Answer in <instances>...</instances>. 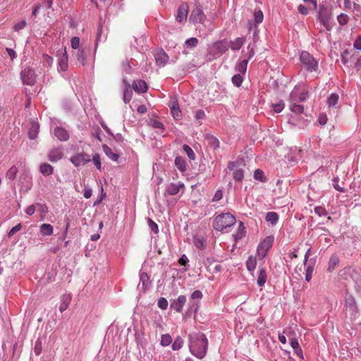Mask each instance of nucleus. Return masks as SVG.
Wrapping results in <instances>:
<instances>
[{"label":"nucleus","instance_id":"obj_1","mask_svg":"<svg viewBox=\"0 0 361 361\" xmlns=\"http://www.w3.org/2000/svg\"><path fill=\"white\" fill-rule=\"evenodd\" d=\"M190 353L199 359L203 358L207 353V339L204 334L199 333L189 336Z\"/></svg>","mask_w":361,"mask_h":361},{"label":"nucleus","instance_id":"obj_2","mask_svg":"<svg viewBox=\"0 0 361 361\" xmlns=\"http://www.w3.org/2000/svg\"><path fill=\"white\" fill-rule=\"evenodd\" d=\"M228 49V44L224 40L217 41L209 45L207 54V58L212 61L220 57Z\"/></svg>","mask_w":361,"mask_h":361},{"label":"nucleus","instance_id":"obj_3","mask_svg":"<svg viewBox=\"0 0 361 361\" xmlns=\"http://www.w3.org/2000/svg\"><path fill=\"white\" fill-rule=\"evenodd\" d=\"M235 216L230 213H223L218 215L213 224V227L217 231H223L235 224Z\"/></svg>","mask_w":361,"mask_h":361},{"label":"nucleus","instance_id":"obj_4","mask_svg":"<svg viewBox=\"0 0 361 361\" xmlns=\"http://www.w3.org/2000/svg\"><path fill=\"white\" fill-rule=\"evenodd\" d=\"M319 18L320 23L327 30H331L334 25V20L332 19V11L330 8L322 6L320 7Z\"/></svg>","mask_w":361,"mask_h":361},{"label":"nucleus","instance_id":"obj_5","mask_svg":"<svg viewBox=\"0 0 361 361\" xmlns=\"http://www.w3.org/2000/svg\"><path fill=\"white\" fill-rule=\"evenodd\" d=\"M300 61L307 71H313L315 70V60L307 51H302L300 56Z\"/></svg>","mask_w":361,"mask_h":361},{"label":"nucleus","instance_id":"obj_6","mask_svg":"<svg viewBox=\"0 0 361 361\" xmlns=\"http://www.w3.org/2000/svg\"><path fill=\"white\" fill-rule=\"evenodd\" d=\"M274 238L268 236L258 245L257 254L261 258L265 257L267 251L272 246Z\"/></svg>","mask_w":361,"mask_h":361},{"label":"nucleus","instance_id":"obj_7","mask_svg":"<svg viewBox=\"0 0 361 361\" xmlns=\"http://www.w3.org/2000/svg\"><path fill=\"white\" fill-rule=\"evenodd\" d=\"M70 161L75 166H80L86 164L91 161L90 156L85 153H78L73 155Z\"/></svg>","mask_w":361,"mask_h":361},{"label":"nucleus","instance_id":"obj_8","mask_svg":"<svg viewBox=\"0 0 361 361\" xmlns=\"http://www.w3.org/2000/svg\"><path fill=\"white\" fill-rule=\"evenodd\" d=\"M20 75L24 84L33 85L35 83V73L32 69L26 68L22 71Z\"/></svg>","mask_w":361,"mask_h":361},{"label":"nucleus","instance_id":"obj_9","mask_svg":"<svg viewBox=\"0 0 361 361\" xmlns=\"http://www.w3.org/2000/svg\"><path fill=\"white\" fill-rule=\"evenodd\" d=\"M307 97V92L295 87L290 94L289 102H302Z\"/></svg>","mask_w":361,"mask_h":361},{"label":"nucleus","instance_id":"obj_10","mask_svg":"<svg viewBox=\"0 0 361 361\" xmlns=\"http://www.w3.org/2000/svg\"><path fill=\"white\" fill-rule=\"evenodd\" d=\"M61 53V56L58 59V71H66L68 68V56L66 48L58 51V54Z\"/></svg>","mask_w":361,"mask_h":361},{"label":"nucleus","instance_id":"obj_11","mask_svg":"<svg viewBox=\"0 0 361 361\" xmlns=\"http://www.w3.org/2000/svg\"><path fill=\"white\" fill-rule=\"evenodd\" d=\"M184 184L180 181L176 183H171L166 185L165 193L169 195H176L180 192V190L184 189Z\"/></svg>","mask_w":361,"mask_h":361},{"label":"nucleus","instance_id":"obj_12","mask_svg":"<svg viewBox=\"0 0 361 361\" xmlns=\"http://www.w3.org/2000/svg\"><path fill=\"white\" fill-rule=\"evenodd\" d=\"M54 134L61 142L67 141L69 139L68 131L61 126H57L54 129Z\"/></svg>","mask_w":361,"mask_h":361},{"label":"nucleus","instance_id":"obj_13","mask_svg":"<svg viewBox=\"0 0 361 361\" xmlns=\"http://www.w3.org/2000/svg\"><path fill=\"white\" fill-rule=\"evenodd\" d=\"M63 157V152L61 148L56 147L49 151L47 154L48 159L51 162H56Z\"/></svg>","mask_w":361,"mask_h":361},{"label":"nucleus","instance_id":"obj_14","mask_svg":"<svg viewBox=\"0 0 361 361\" xmlns=\"http://www.w3.org/2000/svg\"><path fill=\"white\" fill-rule=\"evenodd\" d=\"M190 19L194 23H202L204 22L205 16L200 8L192 10Z\"/></svg>","mask_w":361,"mask_h":361},{"label":"nucleus","instance_id":"obj_15","mask_svg":"<svg viewBox=\"0 0 361 361\" xmlns=\"http://www.w3.org/2000/svg\"><path fill=\"white\" fill-rule=\"evenodd\" d=\"M289 330H284L283 333L286 334V335L288 336L290 341V346L294 350L295 354H297L300 358H302V350L300 348L299 343L297 341V339L295 337H290V336L288 334Z\"/></svg>","mask_w":361,"mask_h":361},{"label":"nucleus","instance_id":"obj_16","mask_svg":"<svg viewBox=\"0 0 361 361\" xmlns=\"http://www.w3.org/2000/svg\"><path fill=\"white\" fill-rule=\"evenodd\" d=\"M188 13V6L187 4H181L177 11V15L176 16V20L179 23H182L186 20Z\"/></svg>","mask_w":361,"mask_h":361},{"label":"nucleus","instance_id":"obj_17","mask_svg":"<svg viewBox=\"0 0 361 361\" xmlns=\"http://www.w3.org/2000/svg\"><path fill=\"white\" fill-rule=\"evenodd\" d=\"M186 302V297L185 295H179L176 300H174L171 303V308L176 310L177 312H180Z\"/></svg>","mask_w":361,"mask_h":361},{"label":"nucleus","instance_id":"obj_18","mask_svg":"<svg viewBox=\"0 0 361 361\" xmlns=\"http://www.w3.org/2000/svg\"><path fill=\"white\" fill-rule=\"evenodd\" d=\"M156 63L159 66H164L169 61L168 55L164 51V50L158 51L155 55Z\"/></svg>","mask_w":361,"mask_h":361},{"label":"nucleus","instance_id":"obj_19","mask_svg":"<svg viewBox=\"0 0 361 361\" xmlns=\"http://www.w3.org/2000/svg\"><path fill=\"white\" fill-rule=\"evenodd\" d=\"M317 215L321 219H317V224H324L331 220L330 216L328 215L326 209L321 207H317Z\"/></svg>","mask_w":361,"mask_h":361},{"label":"nucleus","instance_id":"obj_20","mask_svg":"<svg viewBox=\"0 0 361 361\" xmlns=\"http://www.w3.org/2000/svg\"><path fill=\"white\" fill-rule=\"evenodd\" d=\"M89 53V49L87 50L85 48L78 49L74 55L75 56L76 60L81 63L85 65L86 63V59Z\"/></svg>","mask_w":361,"mask_h":361},{"label":"nucleus","instance_id":"obj_21","mask_svg":"<svg viewBox=\"0 0 361 361\" xmlns=\"http://www.w3.org/2000/svg\"><path fill=\"white\" fill-rule=\"evenodd\" d=\"M133 88L138 93L145 92L147 90V83L142 80H136L133 84Z\"/></svg>","mask_w":361,"mask_h":361},{"label":"nucleus","instance_id":"obj_22","mask_svg":"<svg viewBox=\"0 0 361 361\" xmlns=\"http://www.w3.org/2000/svg\"><path fill=\"white\" fill-rule=\"evenodd\" d=\"M245 41V38L243 37H237L234 40L230 42L228 47H230L233 51L239 50L243 45Z\"/></svg>","mask_w":361,"mask_h":361},{"label":"nucleus","instance_id":"obj_23","mask_svg":"<svg viewBox=\"0 0 361 361\" xmlns=\"http://www.w3.org/2000/svg\"><path fill=\"white\" fill-rule=\"evenodd\" d=\"M39 171L42 175L48 176L54 173V167L49 164L43 163L39 166Z\"/></svg>","mask_w":361,"mask_h":361},{"label":"nucleus","instance_id":"obj_24","mask_svg":"<svg viewBox=\"0 0 361 361\" xmlns=\"http://www.w3.org/2000/svg\"><path fill=\"white\" fill-rule=\"evenodd\" d=\"M149 285V276L147 273L142 272L140 274V283L138 284V288L145 290Z\"/></svg>","mask_w":361,"mask_h":361},{"label":"nucleus","instance_id":"obj_25","mask_svg":"<svg viewBox=\"0 0 361 361\" xmlns=\"http://www.w3.org/2000/svg\"><path fill=\"white\" fill-rule=\"evenodd\" d=\"M39 126L37 123L32 122L31 126L28 130V137L31 140H34L37 137L39 133Z\"/></svg>","mask_w":361,"mask_h":361},{"label":"nucleus","instance_id":"obj_26","mask_svg":"<svg viewBox=\"0 0 361 361\" xmlns=\"http://www.w3.org/2000/svg\"><path fill=\"white\" fill-rule=\"evenodd\" d=\"M71 300L70 295H63L61 298V305L59 306V311L61 312H64L68 307V305Z\"/></svg>","mask_w":361,"mask_h":361},{"label":"nucleus","instance_id":"obj_27","mask_svg":"<svg viewBox=\"0 0 361 361\" xmlns=\"http://www.w3.org/2000/svg\"><path fill=\"white\" fill-rule=\"evenodd\" d=\"M170 108L173 117L176 120L179 119L181 116V112L178 103L175 101L172 102L170 104Z\"/></svg>","mask_w":361,"mask_h":361},{"label":"nucleus","instance_id":"obj_28","mask_svg":"<svg viewBox=\"0 0 361 361\" xmlns=\"http://www.w3.org/2000/svg\"><path fill=\"white\" fill-rule=\"evenodd\" d=\"M103 149H104V153L106 154V155L111 160L114 161H117L118 158H119V156L118 154L115 153L113 152V150L111 149V148H110L109 147H108L107 145H104L103 146Z\"/></svg>","mask_w":361,"mask_h":361},{"label":"nucleus","instance_id":"obj_29","mask_svg":"<svg viewBox=\"0 0 361 361\" xmlns=\"http://www.w3.org/2000/svg\"><path fill=\"white\" fill-rule=\"evenodd\" d=\"M39 231L43 235H51L53 233V226L48 224H43L40 226Z\"/></svg>","mask_w":361,"mask_h":361},{"label":"nucleus","instance_id":"obj_30","mask_svg":"<svg viewBox=\"0 0 361 361\" xmlns=\"http://www.w3.org/2000/svg\"><path fill=\"white\" fill-rule=\"evenodd\" d=\"M175 165L179 171L183 172L186 170V163L185 159L181 157H177L175 159Z\"/></svg>","mask_w":361,"mask_h":361},{"label":"nucleus","instance_id":"obj_31","mask_svg":"<svg viewBox=\"0 0 361 361\" xmlns=\"http://www.w3.org/2000/svg\"><path fill=\"white\" fill-rule=\"evenodd\" d=\"M267 281V274L264 269H261L259 271L257 283L259 286H263Z\"/></svg>","mask_w":361,"mask_h":361},{"label":"nucleus","instance_id":"obj_32","mask_svg":"<svg viewBox=\"0 0 361 361\" xmlns=\"http://www.w3.org/2000/svg\"><path fill=\"white\" fill-rule=\"evenodd\" d=\"M279 220V215L277 213L274 212H269L266 215V221L271 223L272 225H275Z\"/></svg>","mask_w":361,"mask_h":361},{"label":"nucleus","instance_id":"obj_33","mask_svg":"<svg viewBox=\"0 0 361 361\" xmlns=\"http://www.w3.org/2000/svg\"><path fill=\"white\" fill-rule=\"evenodd\" d=\"M247 63L248 60H243L236 65L235 70L239 72L240 74H245L247 70Z\"/></svg>","mask_w":361,"mask_h":361},{"label":"nucleus","instance_id":"obj_34","mask_svg":"<svg viewBox=\"0 0 361 361\" xmlns=\"http://www.w3.org/2000/svg\"><path fill=\"white\" fill-rule=\"evenodd\" d=\"M339 263V258L337 255H333L330 258L329 262V268L328 270L329 271H332L335 269L336 267Z\"/></svg>","mask_w":361,"mask_h":361},{"label":"nucleus","instance_id":"obj_35","mask_svg":"<svg viewBox=\"0 0 361 361\" xmlns=\"http://www.w3.org/2000/svg\"><path fill=\"white\" fill-rule=\"evenodd\" d=\"M298 102H289V109L295 113H302L304 110L303 106L298 104Z\"/></svg>","mask_w":361,"mask_h":361},{"label":"nucleus","instance_id":"obj_36","mask_svg":"<svg viewBox=\"0 0 361 361\" xmlns=\"http://www.w3.org/2000/svg\"><path fill=\"white\" fill-rule=\"evenodd\" d=\"M183 338L180 336H177L173 342L171 348L173 350H178L183 347Z\"/></svg>","mask_w":361,"mask_h":361},{"label":"nucleus","instance_id":"obj_37","mask_svg":"<svg viewBox=\"0 0 361 361\" xmlns=\"http://www.w3.org/2000/svg\"><path fill=\"white\" fill-rule=\"evenodd\" d=\"M18 168L16 166H12L6 173V178L11 180H14L18 173Z\"/></svg>","mask_w":361,"mask_h":361},{"label":"nucleus","instance_id":"obj_38","mask_svg":"<svg viewBox=\"0 0 361 361\" xmlns=\"http://www.w3.org/2000/svg\"><path fill=\"white\" fill-rule=\"evenodd\" d=\"M337 20L341 26L345 25L349 21V16L347 14L342 13L337 16Z\"/></svg>","mask_w":361,"mask_h":361},{"label":"nucleus","instance_id":"obj_39","mask_svg":"<svg viewBox=\"0 0 361 361\" xmlns=\"http://www.w3.org/2000/svg\"><path fill=\"white\" fill-rule=\"evenodd\" d=\"M183 149L184 150V152L186 153V154L188 155V158L190 159V160H195V154L193 152V150L192 149V148L187 145H184L183 146Z\"/></svg>","mask_w":361,"mask_h":361},{"label":"nucleus","instance_id":"obj_40","mask_svg":"<svg viewBox=\"0 0 361 361\" xmlns=\"http://www.w3.org/2000/svg\"><path fill=\"white\" fill-rule=\"evenodd\" d=\"M231 80L234 85H235L236 87H240L242 85L243 78L241 75V74L238 73L232 77Z\"/></svg>","mask_w":361,"mask_h":361},{"label":"nucleus","instance_id":"obj_41","mask_svg":"<svg viewBox=\"0 0 361 361\" xmlns=\"http://www.w3.org/2000/svg\"><path fill=\"white\" fill-rule=\"evenodd\" d=\"M172 342V338L171 336L166 334H163L161 336V345H163V346H168L169 345H170Z\"/></svg>","mask_w":361,"mask_h":361},{"label":"nucleus","instance_id":"obj_42","mask_svg":"<svg viewBox=\"0 0 361 361\" xmlns=\"http://www.w3.org/2000/svg\"><path fill=\"white\" fill-rule=\"evenodd\" d=\"M339 97L337 94H331L327 100V104L329 106H335L338 101Z\"/></svg>","mask_w":361,"mask_h":361},{"label":"nucleus","instance_id":"obj_43","mask_svg":"<svg viewBox=\"0 0 361 361\" xmlns=\"http://www.w3.org/2000/svg\"><path fill=\"white\" fill-rule=\"evenodd\" d=\"M54 59L52 57L49 56L47 54L42 55V63L44 66L49 68L53 64Z\"/></svg>","mask_w":361,"mask_h":361},{"label":"nucleus","instance_id":"obj_44","mask_svg":"<svg viewBox=\"0 0 361 361\" xmlns=\"http://www.w3.org/2000/svg\"><path fill=\"white\" fill-rule=\"evenodd\" d=\"M233 177L235 180L241 181L244 178L243 171L241 169L235 170L233 172Z\"/></svg>","mask_w":361,"mask_h":361},{"label":"nucleus","instance_id":"obj_45","mask_svg":"<svg viewBox=\"0 0 361 361\" xmlns=\"http://www.w3.org/2000/svg\"><path fill=\"white\" fill-rule=\"evenodd\" d=\"M194 245L198 249L203 250L206 247L205 240L204 238H195Z\"/></svg>","mask_w":361,"mask_h":361},{"label":"nucleus","instance_id":"obj_46","mask_svg":"<svg viewBox=\"0 0 361 361\" xmlns=\"http://www.w3.org/2000/svg\"><path fill=\"white\" fill-rule=\"evenodd\" d=\"M247 268L249 271H253L256 267V261L252 257H250L246 262Z\"/></svg>","mask_w":361,"mask_h":361},{"label":"nucleus","instance_id":"obj_47","mask_svg":"<svg viewBox=\"0 0 361 361\" xmlns=\"http://www.w3.org/2000/svg\"><path fill=\"white\" fill-rule=\"evenodd\" d=\"M132 98V92L130 89L126 88L123 92V101L126 104L129 103Z\"/></svg>","mask_w":361,"mask_h":361},{"label":"nucleus","instance_id":"obj_48","mask_svg":"<svg viewBox=\"0 0 361 361\" xmlns=\"http://www.w3.org/2000/svg\"><path fill=\"white\" fill-rule=\"evenodd\" d=\"M198 43V39L195 37H191L188 39L185 44L188 47L193 48L197 46Z\"/></svg>","mask_w":361,"mask_h":361},{"label":"nucleus","instance_id":"obj_49","mask_svg":"<svg viewBox=\"0 0 361 361\" xmlns=\"http://www.w3.org/2000/svg\"><path fill=\"white\" fill-rule=\"evenodd\" d=\"M158 307L161 309V310H166L167 307H168V301L166 298H160L158 300Z\"/></svg>","mask_w":361,"mask_h":361},{"label":"nucleus","instance_id":"obj_50","mask_svg":"<svg viewBox=\"0 0 361 361\" xmlns=\"http://www.w3.org/2000/svg\"><path fill=\"white\" fill-rule=\"evenodd\" d=\"M271 106H272L274 111L276 113H280L284 109V104L283 102H279V103H276V104H272Z\"/></svg>","mask_w":361,"mask_h":361},{"label":"nucleus","instance_id":"obj_51","mask_svg":"<svg viewBox=\"0 0 361 361\" xmlns=\"http://www.w3.org/2000/svg\"><path fill=\"white\" fill-rule=\"evenodd\" d=\"M254 178H255V179L259 180L261 182H264L265 181V178L264 176V173H263V171L262 170H259V169H257L255 171Z\"/></svg>","mask_w":361,"mask_h":361},{"label":"nucleus","instance_id":"obj_52","mask_svg":"<svg viewBox=\"0 0 361 361\" xmlns=\"http://www.w3.org/2000/svg\"><path fill=\"white\" fill-rule=\"evenodd\" d=\"M42 342L39 339H37L35 343L34 353H35L36 355H39L42 352Z\"/></svg>","mask_w":361,"mask_h":361},{"label":"nucleus","instance_id":"obj_53","mask_svg":"<svg viewBox=\"0 0 361 361\" xmlns=\"http://www.w3.org/2000/svg\"><path fill=\"white\" fill-rule=\"evenodd\" d=\"M92 161L97 169L100 170L102 164L100 161V157L99 154H94L92 157Z\"/></svg>","mask_w":361,"mask_h":361},{"label":"nucleus","instance_id":"obj_54","mask_svg":"<svg viewBox=\"0 0 361 361\" xmlns=\"http://www.w3.org/2000/svg\"><path fill=\"white\" fill-rule=\"evenodd\" d=\"M148 226L150 228L151 231L154 233H158L159 228L157 224L154 222L151 219H148Z\"/></svg>","mask_w":361,"mask_h":361},{"label":"nucleus","instance_id":"obj_55","mask_svg":"<svg viewBox=\"0 0 361 361\" xmlns=\"http://www.w3.org/2000/svg\"><path fill=\"white\" fill-rule=\"evenodd\" d=\"M102 26L101 25H99L97 28L94 49H97L99 42L102 40Z\"/></svg>","mask_w":361,"mask_h":361},{"label":"nucleus","instance_id":"obj_56","mask_svg":"<svg viewBox=\"0 0 361 361\" xmlns=\"http://www.w3.org/2000/svg\"><path fill=\"white\" fill-rule=\"evenodd\" d=\"M255 21L257 23H261L263 20L264 16L261 11H257L254 13Z\"/></svg>","mask_w":361,"mask_h":361},{"label":"nucleus","instance_id":"obj_57","mask_svg":"<svg viewBox=\"0 0 361 361\" xmlns=\"http://www.w3.org/2000/svg\"><path fill=\"white\" fill-rule=\"evenodd\" d=\"M314 271V267L313 266H308L306 269V274H305V279L307 281H310L312 276V273Z\"/></svg>","mask_w":361,"mask_h":361},{"label":"nucleus","instance_id":"obj_58","mask_svg":"<svg viewBox=\"0 0 361 361\" xmlns=\"http://www.w3.org/2000/svg\"><path fill=\"white\" fill-rule=\"evenodd\" d=\"M71 47L74 49H78L80 46V38L78 37H73L71 41Z\"/></svg>","mask_w":361,"mask_h":361},{"label":"nucleus","instance_id":"obj_59","mask_svg":"<svg viewBox=\"0 0 361 361\" xmlns=\"http://www.w3.org/2000/svg\"><path fill=\"white\" fill-rule=\"evenodd\" d=\"M22 228L21 224H17L16 226L13 227L8 233V236L11 237L13 235H14L16 233L19 231Z\"/></svg>","mask_w":361,"mask_h":361},{"label":"nucleus","instance_id":"obj_60","mask_svg":"<svg viewBox=\"0 0 361 361\" xmlns=\"http://www.w3.org/2000/svg\"><path fill=\"white\" fill-rule=\"evenodd\" d=\"M333 181H334V183H333L334 188L336 190H338L339 192H344L345 191L344 188L339 184L338 178H335Z\"/></svg>","mask_w":361,"mask_h":361},{"label":"nucleus","instance_id":"obj_61","mask_svg":"<svg viewBox=\"0 0 361 361\" xmlns=\"http://www.w3.org/2000/svg\"><path fill=\"white\" fill-rule=\"evenodd\" d=\"M26 26V21L25 20H23L18 23H17L14 27L13 29L15 31H19L22 29H23Z\"/></svg>","mask_w":361,"mask_h":361},{"label":"nucleus","instance_id":"obj_62","mask_svg":"<svg viewBox=\"0 0 361 361\" xmlns=\"http://www.w3.org/2000/svg\"><path fill=\"white\" fill-rule=\"evenodd\" d=\"M222 197H223V192H222V191L221 190H218L215 192V194H214V197L212 198V201L213 202L219 201L220 200L222 199Z\"/></svg>","mask_w":361,"mask_h":361},{"label":"nucleus","instance_id":"obj_63","mask_svg":"<svg viewBox=\"0 0 361 361\" xmlns=\"http://www.w3.org/2000/svg\"><path fill=\"white\" fill-rule=\"evenodd\" d=\"M203 295L200 290H195L190 295L191 299L196 300V299H201L202 298Z\"/></svg>","mask_w":361,"mask_h":361},{"label":"nucleus","instance_id":"obj_64","mask_svg":"<svg viewBox=\"0 0 361 361\" xmlns=\"http://www.w3.org/2000/svg\"><path fill=\"white\" fill-rule=\"evenodd\" d=\"M353 47L355 49L361 50V35H359L355 39Z\"/></svg>","mask_w":361,"mask_h":361}]
</instances>
